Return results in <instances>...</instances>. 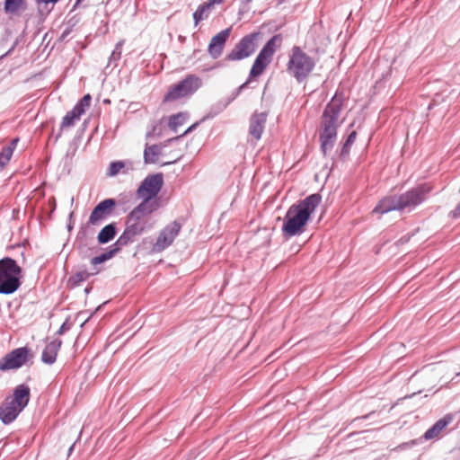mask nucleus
Wrapping results in <instances>:
<instances>
[{"instance_id": "obj_1", "label": "nucleus", "mask_w": 460, "mask_h": 460, "mask_svg": "<svg viewBox=\"0 0 460 460\" xmlns=\"http://www.w3.org/2000/svg\"><path fill=\"white\" fill-rule=\"evenodd\" d=\"M321 201L322 196L319 193H314L291 205L283 218L282 236L288 239L302 234Z\"/></svg>"}, {"instance_id": "obj_2", "label": "nucleus", "mask_w": 460, "mask_h": 460, "mask_svg": "<svg viewBox=\"0 0 460 460\" xmlns=\"http://www.w3.org/2000/svg\"><path fill=\"white\" fill-rule=\"evenodd\" d=\"M342 110V100L333 96L325 105L320 123L319 141L323 157H328L337 140L339 121Z\"/></svg>"}, {"instance_id": "obj_3", "label": "nucleus", "mask_w": 460, "mask_h": 460, "mask_svg": "<svg viewBox=\"0 0 460 460\" xmlns=\"http://www.w3.org/2000/svg\"><path fill=\"white\" fill-rule=\"evenodd\" d=\"M432 188L428 183L420 184L406 192L382 199L374 208L373 213L386 214L394 210H402L407 208H416L426 199Z\"/></svg>"}, {"instance_id": "obj_4", "label": "nucleus", "mask_w": 460, "mask_h": 460, "mask_svg": "<svg viewBox=\"0 0 460 460\" xmlns=\"http://www.w3.org/2000/svg\"><path fill=\"white\" fill-rule=\"evenodd\" d=\"M22 269L11 257L0 259V295L14 294L22 284Z\"/></svg>"}, {"instance_id": "obj_5", "label": "nucleus", "mask_w": 460, "mask_h": 460, "mask_svg": "<svg viewBox=\"0 0 460 460\" xmlns=\"http://www.w3.org/2000/svg\"><path fill=\"white\" fill-rule=\"evenodd\" d=\"M315 66L314 59L307 55L299 46H293L287 64V72L298 84L303 83L313 72Z\"/></svg>"}, {"instance_id": "obj_6", "label": "nucleus", "mask_w": 460, "mask_h": 460, "mask_svg": "<svg viewBox=\"0 0 460 460\" xmlns=\"http://www.w3.org/2000/svg\"><path fill=\"white\" fill-rule=\"evenodd\" d=\"M281 40V34H276L265 43L252 66L248 79L237 88L240 92H243L247 87L252 79L260 76L264 72L266 67L271 63L272 57L278 47H279Z\"/></svg>"}, {"instance_id": "obj_7", "label": "nucleus", "mask_w": 460, "mask_h": 460, "mask_svg": "<svg viewBox=\"0 0 460 460\" xmlns=\"http://www.w3.org/2000/svg\"><path fill=\"white\" fill-rule=\"evenodd\" d=\"M201 79L196 75H188L182 80L171 86L164 96V102H174L178 99L194 94L201 86Z\"/></svg>"}, {"instance_id": "obj_8", "label": "nucleus", "mask_w": 460, "mask_h": 460, "mask_svg": "<svg viewBox=\"0 0 460 460\" xmlns=\"http://www.w3.org/2000/svg\"><path fill=\"white\" fill-rule=\"evenodd\" d=\"M164 185L162 172L147 175L137 190V195L142 202L155 205L159 208V202L155 198L159 194Z\"/></svg>"}, {"instance_id": "obj_9", "label": "nucleus", "mask_w": 460, "mask_h": 460, "mask_svg": "<svg viewBox=\"0 0 460 460\" xmlns=\"http://www.w3.org/2000/svg\"><path fill=\"white\" fill-rule=\"evenodd\" d=\"M260 31L244 35L226 56L227 61H240L251 57L258 48Z\"/></svg>"}, {"instance_id": "obj_10", "label": "nucleus", "mask_w": 460, "mask_h": 460, "mask_svg": "<svg viewBox=\"0 0 460 460\" xmlns=\"http://www.w3.org/2000/svg\"><path fill=\"white\" fill-rule=\"evenodd\" d=\"M33 358L31 349L27 347H20L7 353L0 360V370L7 371L22 367Z\"/></svg>"}, {"instance_id": "obj_11", "label": "nucleus", "mask_w": 460, "mask_h": 460, "mask_svg": "<svg viewBox=\"0 0 460 460\" xmlns=\"http://www.w3.org/2000/svg\"><path fill=\"white\" fill-rule=\"evenodd\" d=\"M181 229V224L174 220L165 226L159 233L156 242L152 247L154 252H162L172 244L174 239L178 236Z\"/></svg>"}, {"instance_id": "obj_12", "label": "nucleus", "mask_w": 460, "mask_h": 460, "mask_svg": "<svg viewBox=\"0 0 460 460\" xmlns=\"http://www.w3.org/2000/svg\"><path fill=\"white\" fill-rule=\"evenodd\" d=\"M116 206L117 201L114 199L109 198L102 200L92 210L87 225L99 226L113 215Z\"/></svg>"}, {"instance_id": "obj_13", "label": "nucleus", "mask_w": 460, "mask_h": 460, "mask_svg": "<svg viewBox=\"0 0 460 460\" xmlns=\"http://www.w3.org/2000/svg\"><path fill=\"white\" fill-rule=\"evenodd\" d=\"M157 209L158 207L141 201L126 216L125 219H128L129 222L139 224L143 226H148V228L151 229L153 225L148 222L147 217Z\"/></svg>"}, {"instance_id": "obj_14", "label": "nucleus", "mask_w": 460, "mask_h": 460, "mask_svg": "<svg viewBox=\"0 0 460 460\" xmlns=\"http://www.w3.org/2000/svg\"><path fill=\"white\" fill-rule=\"evenodd\" d=\"M230 33L231 28H226L212 37L208 47V52L212 58L217 59L222 55L224 47L230 36Z\"/></svg>"}, {"instance_id": "obj_15", "label": "nucleus", "mask_w": 460, "mask_h": 460, "mask_svg": "<svg viewBox=\"0 0 460 460\" xmlns=\"http://www.w3.org/2000/svg\"><path fill=\"white\" fill-rule=\"evenodd\" d=\"M268 113L263 112H253L249 120V135L255 140H260L265 129L267 122Z\"/></svg>"}, {"instance_id": "obj_16", "label": "nucleus", "mask_w": 460, "mask_h": 460, "mask_svg": "<svg viewBox=\"0 0 460 460\" xmlns=\"http://www.w3.org/2000/svg\"><path fill=\"white\" fill-rule=\"evenodd\" d=\"M8 398L11 404L15 405L19 410L23 411L29 404L31 399V389L26 384L18 385L13 389V396Z\"/></svg>"}, {"instance_id": "obj_17", "label": "nucleus", "mask_w": 460, "mask_h": 460, "mask_svg": "<svg viewBox=\"0 0 460 460\" xmlns=\"http://www.w3.org/2000/svg\"><path fill=\"white\" fill-rule=\"evenodd\" d=\"M22 411L19 410L18 407L11 404L9 398H6L4 402L0 404V420L4 425H9L16 420Z\"/></svg>"}, {"instance_id": "obj_18", "label": "nucleus", "mask_w": 460, "mask_h": 460, "mask_svg": "<svg viewBox=\"0 0 460 460\" xmlns=\"http://www.w3.org/2000/svg\"><path fill=\"white\" fill-rule=\"evenodd\" d=\"M61 345L62 341L60 339H55L49 342L42 351L41 361L47 365L54 364Z\"/></svg>"}, {"instance_id": "obj_19", "label": "nucleus", "mask_w": 460, "mask_h": 460, "mask_svg": "<svg viewBox=\"0 0 460 460\" xmlns=\"http://www.w3.org/2000/svg\"><path fill=\"white\" fill-rule=\"evenodd\" d=\"M149 230L148 226H143L139 224L129 222L128 219H125V229L122 232V234L130 243H132L138 236Z\"/></svg>"}, {"instance_id": "obj_20", "label": "nucleus", "mask_w": 460, "mask_h": 460, "mask_svg": "<svg viewBox=\"0 0 460 460\" xmlns=\"http://www.w3.org/2000/svg\"><path fill=\"white\" fill-rule=\"evenodd\" d=\"M118 233L117 224L110 223L103 226L98 233L97 241L99 244H106L114 239Z\"/></svg>"}, {"instance_id": "obj_21", "label": "nucleus", "mask_w": 460, "mask_h": 460, "mask_svg": "<svg viewBox=\"0 0 460 460\" xmlns=\"http://www.w3.org/2000/svg\"><path fill=\"white\" fill-rule=\"evenodd\" d=\"M28 8L26 0H4V12L10 15H17Z\"/></svg>"}, {"instance_id": "obj_22", "label": "nucleus", "mask_w": 460, "mask_h": 460, "mask_svg": "<svg viewBox=\"0 0 460 460\" xmlns=\"http://www.w3.org/2000/svg\"><path fill=\"white\" fill-rule=\"evenodd\" d=\"M451 418L444 417L435 422L429 429L426 430L423 438L427 440L432 439L438 436V434L450 423Z\"/></svg>"}, {"instance_id": "obj_23", "label": "nucleus", "mask_w": 460, "mask_h": 460, "mask_svg": "<svg viewBox=\"0 0 460 460\" xmlns=\"http://www.w3.org/2000/svg\"><path fill=\"white\" fill-rule=\"evenodd\" d=\"M162 146L159 145H152V146H146L144 150V163L146 164H155L157 162L158 156L162 153Z\"/></svg>"}, {"instance_id": "obj_24", "label": "nucleus", "mask_w": 460, "mask_h": 460, "mask_svg": "<svg viewBox=\"0 0 460 460\" xmlns=\"http://www.w3.org/2000/svg\"><path fill=\"white\" fill-rule=\"evenodd\" d=\"M213 6V4H211L208 0L198 6L197 10L193 13L192 15L195 26H197L201 21L208 18L210 10Z\"/></svg>"}, {"instance_id": "obj_25", "label": "nucleus", "mask_w": 460, "mask_h": 460, "mask_svg": "<svg viewBox=\"0 0 460 460\" xmlns=\"http://www.w3.org/2000/svg\"><path fill=\"white\" fill-rule=\"evenodd\" d=\"M97 273H98V270L95 272H93V273L88 272L85 270H79V271L75 272V274H73L67 279V287L69 288H75L80 286V284L82 282L87 280L91 276L97 274Z\"/></svg>"}, {"instance_id": "obj_26", "label": "nucleus", "mask_w": 460, "mask_h": 460, "mask_svg": "<svg viewBox=\"0 0 460 460\" xmlns=\"http://www.w3.org/2000/svg\"><path fill=\"white\" fill-rule=\"evenodd\" d=\"M80 116L74 111L72 109L64 116L62 122L60 124L59 132L54 137V143H57L62 135V130L65 128H69L75 125L76 119H79Z\"/></svg>"}, {"instance_id": "obj_27", "label": "nucleus", "mask_w": 460, "mask_h": 460, "mask_svg": "<svg viewBox=\"0 0 460 460\" xmlns=\"http://www.w3.org/2000/svg\"><path fill=\"white\" fill-rule=\"evenodd\" d=\"M229 105V102L226 100H219L214 104H212L207 114L200 119L201 122L213 119L217 117L218 114H220L226 107Z\"/></svg>"}, {"instance_id": "obj_28", "label": "nucleus", "mask_w": 460, "mask_h": 460, "mask_svg": "<svg viewBox=\"0 0 460 460\" xmlns=\"http://www.w3.org/2000/svg\"><path fill=\"white\" fill-rule=\"evenodd\" d=\"M59 1L60 0H36L38 4L39 17L42 20H45L53 10V5Z\"/></svg>"}, {"instance_id": "obj_29", "label": "nucleus", "mask_w": 460, "mask_h": 460, "mask_svg": "<svg viewBox=\"0 0 460 460\" xmlns=\"http://www.w3.org/2000/svg\"><path fill=\"white\" fill-rule=\"evenodd\" d=\"M356 137H357V132L352 131L349 134L345 142L342 144L341 148L339 152V158L341 161H345L348 158L349 152H350L351 146L354 144Z\"/></svg>"}, {"instance_id": "obj_30", "label": "nucleus", "mask_w": 460, "mask_h": 460, "mask_svg": "<svg viewBox=\"0 0 460 460\" xmlns=\"http://www.w3.org/2000/svg\"><path fill=\"white\" fill-rule=\"evenodd\" d=\"M189 118L187 112H179L170 117L168 126L173 132H177V128L183 125Z\"/></svg>"}, {"instance_id": "obj_31", "label": "nucleus", "mask_w": 460, "mask_h": 460, "mask_svg": "<svg viewBox=\"0 0 460 460\" xmlns=\"http://www.w3.org/2000/svg\"><path fill=\"white\" fill-rule=\"evenodd\" d=\"M91 101V94L87 93L84 95L74 106V111L81 117L85 112L86 109L90 107Z\"/></svg>"}, {"instance_id": "obj_32", "label": "nucleus", "mask_w": 460, "mask_h": 460, "mask_svg": "<svg viewBox=\"0 0 460 460\" xmlns=\"http://www.w3.org/2000/svg\"><path fill=\"white\" fill-rule=\"evenodd\" d=\"M130 243L126 239V237L121 234L117 241L111 244L108 252L111 253L112 258L121 250L122 247L128 245Z\"/></svg>"}, {"instance_id": "obj_33", "label": "nucleus", "mask_w": 460, "mask_h": 460, "mask_svg": "<svg viewBox=\"0 0 460 460\" xmlns=\"http://www.w3.org/2000/svg\"><path fill=\"white\" fill-rule=\"evenodd\" d=\"M13 155V147H3L0 151V172L9 163Z\"/></svg>"}, {"instance_id": "obj_34", "label": "nucleus", "mask_w": 460, "mask_h": 460, "mask_svg": "<svg viewBox=\"0 0 460 460\" xmlns=\"http://www.w3.org/2000/svg\"><path fill=\"white\" fill-rule=\"evenodd\" d=\"M125 167V163L123 161H113L110 164V166L108 168L107 174L109 176H115L117 175L121 169Z\"/></svg>"}, {"instance_id": "obj_35", "label": "nucleus", "mask_w": 460, "mask_h": 460, "mask_svg": "<svg viewBox=\"0 0 460 460\" xmlns=\"http://www.w3.org/2000/svg\"><path fill=\"white\" fill-rule=\"evenodd\" d=\"M112 256L111 255V253L108 252V250L102 253H101L100 255L98 256H94L91 259L90 262L92 265H98V264H102L107 261H109L110 259H111Z\"/></svg>"}, {"instance_id": "obj_36", "label": "nucleus", "mask_w": 460, "mask_h": 460, "mask_svg": "<svg viewBox=\"0 0 460 460\" xmlns=\"http://www.w3.org/2000/svg\"><path fill=\"white\" fill-rule=\"evenodd\" d=\"M122 41H119L116 44L114 50L112 51L110 59L109 64L111 65L113 62H116L120 59L121 58V49H122Z\"/></svg>"}, {"instance_id": "obj_37", "label": "nucleus", "mask_w": 460, "mask_h": 460, "mask_svg": "<svg viewBox=\"0 0 460 460\" xmlns=\"http://www.w3.org/2000/svg\"><path fill=\"white\" fill-rule=\"evenodd\" d=\"M199 123H201V121H198V122H195L193 123L191 126H190L180 136H177V137H172V138H169L166 143L170 144V143H172V142H175V141H178L180 138L185 137L186 135H188L189 133H190L192 130H194L199 125Z\"/></svg>"}, {"instance_id": "obj_38", "label": "nucleus", "mask_w": 460, "mask_h": 460, "mask_svg": "<svg viewBox=\"0 0 460 460\" xmlns=\"http://www.w3.org/2000/svg\"><path fill=\"white\" fill-rule=\"evenodd\" d=\"M72 327V323H69V320L66 319L59 327V329L57 332L58 335H63L66 332L69 331Z\"/></svg>"}, {"instance_id": "obj_39", "label": "nucleus", "mask_w": 460, "mask_h": 460, "mask_svg": "<svg viewBox=\"0 0 460 460\" xmlns=\"http://www.w3.org/2000/svg\"><path fill=\"white\" fill-rule=\"evenodd\" d=\"M72 29L71 27H66L63 32L61 33L60 37H59V41H64L66 40V39L70 35V33L72 32Z\"/></svg>"}, {"instance_id": "obj_40", "label": "nucleus", "mask_w": 460, "mask_h": 460, "mask_svg": "<svg viewBox=\"0 0 460 460\" xmlns=\"http://www.w3.org/2000/svg\"><path fill=\"white\" fill-rule=\"evenodd\" d=\"M450 215L453 218H459L460 217V201L456 206L455 209L450 212Z\"/></svg>"}, {"instance_id": "obj_41", "label": "nucleus", "mask_w": 460, "mask_h": 460, "mask_svg": "<svg viewBox=\"0 0 460 460\" xmlns=\"http://www.w3.org/2000/svg\"><path fill=\"white\" fill-rule=\"evenodd\" d=\"M78 22L79 19L76 16H73L67 21V27H71V29L73 30Z\"/></svg>"}, {"instance_id": "obj_42", "label": "nucleus", "mask_w": 460, "mask_h": 460, "mask_svg": "<svg viewBox=\"0 0 460 460\" xmlns=\"http://www.w3.org/2000/svg\"><path fill=\"white\" fill-rule=\"evenodd\" d=\"M73 217H74V212H71L69 214V217H68V223L66 225V228L67 230L70 232L73 228H74V221H73Z\"/></svg>"}, {"instance_id": "obj_43", "label": "nucleus", "mask_w": 460, "mask_h": 460, "mask_svg": "<svg viewBox=\"0 0 460 460\" xmlns=\"http://www.w3.org/2000/svg\"><path fill=\"white\" fill-rule=\"evenodd\" d=\"M242 92H240L238 89H236L232 94L230 97H228L227 99H226L227 102H229V104L234 102L237 96L241 93Z\"/></svg>"}, {"instance_id": "obj_44", "label": "nucleus", "mask_w": 460, "mask_h": 460, "mask_svg": "<svg viewBox=\"0 0 460 460\" xmlns=\"http://www.w3.org/2000/svg\"><path fill=\"white\" fill-rule=\"evenodd\" d=\"M16 47V43H14L9 49L8 51H6L4 54H3L2 56H0V60L4 59V58L8 57L9 55H11V53L14 50Z\"/></svg>"}, {"instance_id": "obj_45", "label": "nucleus", "mask_w": 460, "mask_h": 460, "mask_svg": "<svg viewBox=\"0 0 460 460\" xmlns=\"http://www.w3.org/2000/svg\"><path fill=\"white\" fill-rule=\"evenodd\" d=\"M17 142H18V138L13 139L8 146H4V147H13V151L16 146Z\"/></svg>"}, {"instance_id": "obj_46", "label": "nucleus", "mask_w": 460, "mask_h": 460, "mask_svg": "<svg viewBox=\"0 0 460 460\" xmlns=\"http://www.w3.org/2000/svg\"><path fill=\"white\" fill-rule=\"evenodd\" d=\"M86 226H82L81 228H80V231L78 233V234H82L83 236H84L86 234Z\"/></svg>"}, {"instance_id": "obj_47", "label": "nucleus", "mask_w": 460, "mask_h": 460, "mask_svg": "<svg viewBox=\"0 0 460 460\" xmlns=\"http://www.w3.org/2000/svg\"><path fill=\"white\" fill-rule=\"evenodd\" d=\"M82 1H83V0H75V4L73 5V8H72L71 12L75 11V10L78 7V5L80 4V3H81Z\"/></svg>"}, {"instance_id": "obj_48", "label": "nucleus", "mask_w": 460, "mask_h": 460, "mask_svg": "<svg viewBox=\"0 0 460 460\" xmlns=\"http://www.w3.org/2000/svg\"><path fill=\"white\" fill-rule=\"evenodd\" d=\"M408 241H409V237L403 236V237H402V238L398 241V243H407Z\"/></svg>"}, {"instance_id": "obj_49", "label": "nucleus", "mask_w": 460, "mask_h": 460, "mask_svg": "<svg viewBox=\"0 0 460 460\" xmlns=\"http://www.w3.org/2000/svg\"><path fill=\"white\" fill-rule=\"evenodd\" d=\"M213 5L219 4L223 2V0H208Z\"/></svg>"}, {"instance_id": "obj_50", "label": "nucleus", "mask_w": 460, "mask_h": 460, "mask_svg": "<svg viewBox=\"0 0 460 460\" xmlns=\"http://www.w3.org/2000/svg\"><path fill=\"white\" fill-rule=\"evenodd\" d=\"M91 291H92V287H91V286H87V287L84 288V293H85L86 295H88Z\"/></svg>"}, {"instance_id": "obj_51", "label": "nucleus", "mask_w": 460, "mask_h": 460, "mask_svg": "<svg viewBox=\"0 0 460 460\" xmlns=\"http://www.w3.org/2000/svg\"><path fill=\"white\" fill-rule=\"evenodd\" d=\"M176 162H177V160L171 161V162H164V163H163V164H162V165L172 164H174V163H176Z\"/></svg>"}, {"instance_id": "obj_52", "label": "nucleus", "mask_w": 460, "mask_h": 460, "mask_svg": "<svg viewBox=\"0 0 460 460\" xmlns=\"http://www.w3.org/2000/svg\"><path fill=\"white\" fill-rule=\"evenodd\" d=\"M93 314H91V315L84 323H82L81 327H83L85 324V323L89 320L91 316H93Z\"/></svg>"}, {"instance_id": "obj_53", "label": "nucleus", "mask_w": 460, "mask_h": 460, "mask_svg": "<svg viewBox=\"0 0 460 460\" xmlns=\"http://www.w3.org/2000/svg\"><path fill=\"white\" fill-rule=\"evenodd\" d=\"M252 1V0H242V2H243V4H249V3H251Z\"/></svg>"}, {"instance_id": "obj_54", "label": "nucleus", "mask_w": 460, "mask_h": 460, "mask_svg": "<svg viewBox=\"0 0 460 460\" xmlns=\"http://www.w3.org/2000/svg\"><path fill=\"white\" fill-rule=\"evenodd\" d=\"M73 448H74V445H72V446L70 447V448H69L68 452L70 453V452L73 450Z\"/></svg>"}, {"instance_id": "obj_55", "label": "nucleus", "mask_w": 460, "mask_h": 460, "mask_svg": "<svg viewBox=\"0 0 460 460\" xmlns=\"http://www.w3.org/2000/svg\"><path fill=\"white\" fill-rule=\"evenodd\" d=\"M179 40H184V37L180 36V37H179Z\"/></svg>"}]
</instances>
